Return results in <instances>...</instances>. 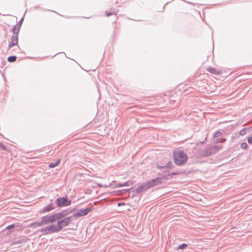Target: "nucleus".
<instances>
[{
	"mask_svg": "<svg viewBox=\"0 0 252 252\" xmlns=\"http://www.w3.org/2000/svg\"><path fill=\"white\" fill-rule=\"evenodd\" d=\"M68 214L67 210H64L52 215H46L41 217L40 221L30 223L29 226L32 228H37L43 225L53 223L57 221V220L63 218Z\"/></svg>",
	"mask_w": 252,
	"mask_h": 252,
	"instance_id": "nucleus-1",
	"label": "nucleus"
},
{
	"mask_svg": "<svg viewBox=\"0 0 252 252\" xmlns=\"http://www.w3.org/2000/svg\"><path fill=\"white\" fill-rule=\"evenodd\" d=\"M173 158L175 163L178 166L184 164L188 159L187 155L182 150L174 152Z\"/></svg>",
	"mask_w": 252,
	"mask_h": 252,
	"instance_id": "nucleus-2",
	"label": "nucleus"
},
{
	"mask_svg": "<svg viewBox=\"0 0 252 252\" xmlns=\"http://www.w3.org/2000/svg\"><path fill=\"white\" fill-rule=\"evenodd\" d=\"M40 231L44 235H48L51 233H57L60 231L57 225L51 224L48 226L41 228Z\"/></svg>",
	"mask_w": 252,
	"mask_h": 252,
	"instance_id": "nucleus-3",
	"label": "nucleus"
},
{
	"mask_svg": "<svg viewBox=\"0 0 252 252\" xmlns=\"http://www.w3.org/2000/svg\"><path fill=\"white\" fill-rule=\"evenodd\" d=\"M62 219L63 218L57 220V226L60 231H61L63 227L68 226L70 223V222L74 219L72 216L69 217H66L63 219Z\"/></svg>",
	"mask_w": 252,
	"mask_h": 252,
	"instance_id": "nucleus-4",
	"label": "nucleus"
},
{
	"mask_svg": "<svg viewBox=\"0 0 252 252\" xmlns=\"http://www.w3.org/2000/svg\"><path fill=\"white\" fill-rule=\"evenodd\" d=\"M56 203L59 207H66L71 204V200L68 199L66 196L59 197L56 200Z\"/></svg>",
	"mask_w": 252,
	"mask_h": 252,
	"instance_id": "nucleus-5",
	"label": "nucleus"
},
{
	"mask_svg": "<svg viewBox=\"0 0 252 252\" xmlns=\"http://www.w3.org/2000/svg\"><path fill=\"white\" fill-rule=\"evenodd\" d=\"M219 150V148L218 147L213 146L202 151V152L201 153V155L202 157H209L217 153Z\"/></svg>",
	"mask_w": 252,
	"mask_h": 252,
	"instance_id": "nucleus-6",
	"label": "nucleus"
},
{
	"mask_svg": "<svg viewBox=\"0 0 252 252\" xmlns=\"http://www.w3.org/2000/svg\"><path fill=\"white\" fill-rule=\"evenodd\" d=\"M92 209L91 208L81 209L78 210L76 213H75L72 217L74 219H76L78 217H83L87 215Z\"/></svg>",
	"mask_w": 252,
	"mask_h": 252,
	"instance_id": "nucleus-7",
	"label": "nucleus"
},
{
	"mask_svg": "<svg viewBox=\"0 0 252 252\" xmlns=\"http://www.w3.org/2000/svg\"><path fill=\"white\" fill-rule=\"evenodd\" d=\"M18 35L12 34L11 37L9 45H8V49L9 50L14 46L17 45L18 44Z\"/></svg>",
	"mask_w": 252,
	"mask_h": 252,
	"instance_id": "nucleus-8",
	"label": "nucleus"
},
{
	"mask_svg": "<svg viewBox=\"0 0 252 252\" xmlns=\"http://www.w3.org/2000/svg\"><path fill=\"white\" fill-rule=\"evenodd\" d=\"M160 183L161 179L159 178H157L146 182L148 187L149 188L156 186Z\"/></svg>",
	"mask_w": 252,
	"mask_h": 252,
	"instance_id": "nucleus-9",
	"label": "nucleus"
},
{
	"mask_svg": "<svg viewBox=\"0 0 252 252\" xmlns=\"http://www.w3.org/2000/svg\"><path fill=\"white\" fill-rule=\"evenodd\" d=\"M55 207L52 203H51L47 206L44 207L40 211V213H45L50 212L54 210Z\"/></svg>",
	"mask_w": 252,
	"mask_h": 252,
	"instance_id": "nucleus-10",
	"label": "nucleus"
},
{
	"mask_svg": "<svg viewBox=\"0 0 252 252\" xmlns=\"http://www.w3.org/2000/svg\"><path fill=\"white\" fill-rule=\"evenodd\" d=\"M222 132L217 131L214 134V141L217 143L218 142H223L225 139H219L218 138L222 136Z\"/></svg>",
	"mask_w": 252,
	"mask_h": 252,
	"instance_id": "nucleus-11",
	"label": "nucleus"
},
{
	"mask_svg": "<svg viewBox=\"0 0 252 252\" xmlns=\"http://www.w3.org/2000/svg\"><path fill=\"white\" fill-rule=\"evenodd\" d=\"M149 189L146 182L142 184L141 186H138L136 189V192L137 193L141 192L146 189Z\"/></svg>",
	"mask_w": 252,
	"mask_h": 252,
	"instance_id": "nucleus-12",
	"label": "nucleus"
},
{
	"mask_svg": "<svg viewBox=\"0 0 252 252\" xmlns=\"http://www.w3.org/2000/svg\"><path fill=\"white\" fill-rule=\"evenodd\" d=\"M132 185V182L131 181H128L127 182H126L123 184H117L116 185V187L119 188V187H126V186H129Z\"/></svg>",
	"mask_w": 252,
	"mask_h": 252,
	"instance_id": "nucleus-13",
	"label": "nucleus"
},
{
	"mask_svg": "<svg viewBox=\"0 0 252 252\" xmlns=\"http://www.w3.org/2000/svg\"><path fill=\"white\" fill-rule=\"evenodd\" d=\"M20 27L17 25H15L14 27L12 28V31L13 32V34L18 35L19 31H20Z\"/></svg>",
	"mask_w": 252,
	"mask_h": 252,
	"instance_id": "nucleus-14",
	"label": "nucleus"
},
{
	"mask_svg": "<svg viewBox=\"0 0 252 252\" xmlns=\"http://www.w3.org/2000/svg\"><path fill=\"white\" fill-rule=\"evenodd\" d=\"M60 162H61V159H58L55 162L51 163L49 164V167L50 168H54V167L57 166L60 163Z\"/></svg>",
	"mask_w": 252,
	"mask_h": 252,
	"instance_id": "nucleus-15",
	"label": "nucleus"
},
{
	"mask_svg": "<svg viewBox=\"0 0 252 252\" xmlns=\"http://www.w3.org/2000/svg\"><path fill=\"white\" fill-rule=\"evenodd\" d=\"M158 167L159 168H160V169H163V168H173V165H172V163L170 162H168V163H167L166 164L165 166H158Z\"/></svg>",
	"mask_w": 252,
	"mask_h": 252,
	"instance_id": "nucleus-16",
	"label": "nucleus"
},
{
	"mask_svg": "<svg viewBox=\"0 0 252 252\" xmlns=\"http://www.w3.org/2000/svg\"><path fill=\"white\" fill-rule=\"evenodd\" d=\"M17 59L16 56H9L7 58V61L10 63H13L16 61Z\"/></svg>",
	"mask_w": 252,
	"mask_h": 252,
	"instance_id": "nucleus-17",
	"label": "nucleus"
},
{
	"mask_svg": "<svg viewBox=\"0 0 252 252\" xmlns=\"http://www.w3.org/2000/svg\"><path fill=\"white\" fill-rule=\"evenodd\" d=\"M116 13H117V11L115 9H114L112 12H108L107 11L106 12V15L107 16V17H109L110 16V15H116Z\"/></svg>",
	"mask_w": 252,
	"mask_h": 252,
	"instance_id": "nucleus-18",
	"label": "nucleus"
},
{
	"mask_svg": "<svg viewBox=\"0 0 252 252\" xmlns=\"http://www.w3.org/2000/svg\"><path fill=\"white\" fill-rule=\"evenodd\" d=\"M187 244H185V243H183L182 244V245L179 246L178 247V248H177V250H179V249H184L185 248H186V247H187Z\"/></svg>",
	"mask_w": 252,
	"mask_h": 252,
	"instance_id": "nucleus-19",
	"label": "nucleus"
},
{
	"mask_svg": "<svg viewBox=\"0 0 252 252\" xmlns=\"http://www.w3.org/2000/svg\"><path fill=\"white\" fill-rule=\"evenodd\" d=\"M246 128H243L240 130L239 132V134L240 135H244L246 133Z\"/></svg>",
	"mask_w": 252,
	"mask_h": 252,
	"instance_id": "nucleus-20",
	"label": "nucleus"
},
{
	"mask_svg": "<svg viewBox=\"0 0 252 252\" xmlns=\"http://www.w3.org/2000/svg\"><path fill=\"white\" fill-rule=\"evenodd\" d=\"M248 147V145L246 143L244 142L241 144V148L243 149H246Z\"/></svg>",
	"mask_w": 252,
	"mask_h": 252,
	"instance_id": "nucleus-21",
	"label": "nucleus"
},
{
	"mask_svg": "<svg viewBox=\"0 0 252 252\" xmlns=\"http://www.w3.org/2000/svg\"><path fill=\"white\" fill-rule=\"evenodd\" d=\"M0 148L2 149L3 150L6 151L7 148L5 146H4L2 143L0 142Z\"/></svg>",
	"mask_w": 252,
	"mask_h": 252,
	"instance_id": "nucleus-22",
	"label": "nucleus"
},
{
	"mask_svg": "<svg viewBox=\"0 0 252 252\" xmlns=\"http://www.w3.org/2000/svg\"><path fill=\"white\" fill-rule=\"evenodd\" d=\"M24 20V17H23L19 22L18 23L16 24L17 26H19V27H20L21 28V25L22 24V23H23V21Z\"/></svg>",
	"mask_w": 252,
	"mask_h": 252,
	"instance_id": "nucleus-23",
	"label": "nucleus"
},
{
	"mask_svg": "<svg viewBox=\"0 0 252 252\" xmlns=\"http://www.w3.org/2000/svg\"><path fill=\"white\" fill-rule=\"evenodd\" d=\"M15 228V225L14 224H11L7 226L6 229L8 230H11L13 228Z\"/></svg>",
	"mask_w": 252,
	"mask_h": 252,
	"instance_id": "nucleus-24",
	"label": "nucleus"
},
{
	"mask_svg": "<svg viewBox=\"0 0 252 252\" xmlns=\"http://www.w3.org/2000/svg\"><path fill=\"white\" fill-rule=\"evenodd\" d=\"M208 70L212 73H215V69L213 68H209Z\"/></svg>",
	"mask_w": 252,
	"mask_h": 252,
	"instance_id": "nucleus-25",
	"label": "nucleus"
},
{
	"mask_svg": "<svg viewBox=\"0 0 252 252\" xmlns=\"http://www.w3.org/2000/svg\"><path fill=\"white\" fill-rule=\"evenodd\" d=\"M248 142L250 144H252V136L249 137L248 138Z\"/></svg>",
	"mask_w": 252,
	"mask_h": 252,
	"instance_id": "nucleus-26",
	"label": "nucleus"
},
{
	"mask_svg": "<svg viewBox=\"0 0 252 252\" xmlns=\"http://www.w3.org/2000/svg\"><path fill=\"white\" fill-rule=\"evenodd\" d=\"M129 190V189H124V190H122V191H127Z\"/></svg>",
	"mask_w": 252,
	"mask_h": 252,
	"instance_id": "nucleus-27",
	"label": "nucleus"
},
{
	"mask_svg": "<svg viewBox=\"0 0 252 252\" xmlns=\"http://www.w3.org/2000/svg\"><path fill=\"white\" fill-rule=\"evenodd\" d=\"M122 203H119L118 204V206H121V205H122Z\"/></svg>",
	"mask_w": 252,
	"mask_h": 252,
	"instance_id": "nucleus-28",
	"label": "nucleus"
},
{
	"mask_svg": "<svg viewBox=\"0 0 252 252\" xmlns=\"http://www.w3.org/2000/svg\"><path fill=\"white\" fill-rule=\"evenodd\" d=\"M99 187H102V186L100 184H98Z\"/></svg>",
	"mask_w": 252,
	"mask_h": 252,
	"instance_id": "nucleus-29",
	"label": "nucleus"
},
{
	"mask_svg": "<svg viewBox=\"0 0 252 252\" xmlns=\"http://www.w3.org/2000/svg\"><path fill=\"white\" fill-rule=\"evenodd\" d=\"M94 204H96L97 203V202H94Z\"/></svg>",
	"mask_w": 252,
	"mask_h": 252,
	"instance_id": "nucleus-30",
	"label": "nucleus"
}]
</instances>
